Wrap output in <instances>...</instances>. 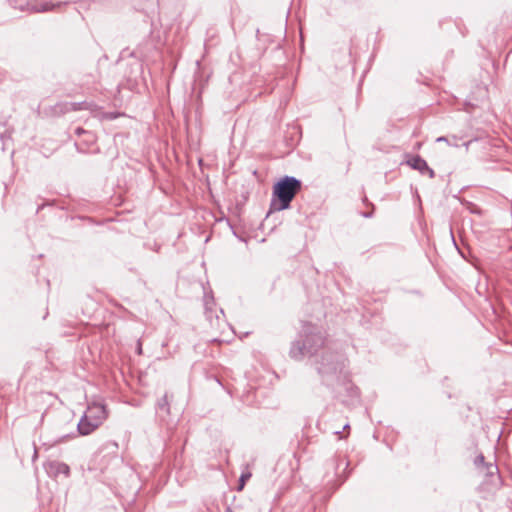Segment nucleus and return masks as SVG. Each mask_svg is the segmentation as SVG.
Instances as JSON below:
<instances>
[{"mask_svg": "<svg viewBox=\"0 0 512 512\" xmlns=\"http://www.w3.org/2000/svg\"><path fill=\"white\" fill-rule=\"evenodd\" d=\"M470 142H466L464 145L466 147V150H468V146H469Z\"/></svg>", "mask_w": 512, "mask_h": 512, "instance_id": "19", "label": "nucleus"}, {"mask_svg": "<svg viewBox=\"0 0 512 512\" xmlns=\"http://www.w3.org/2000/svg\"><path fill=\"white\" fill-rule=\"evenodd\" d=\"M84 415L101 425L107 418L108 413L105 405L101 403H92L88 406Z\"/></svg>", "mask_w": 512, "mask_h": 512, "instance_id": "4", "label": "nucleus"}, {"mask_svg": "<svg viewBox=\"0 0 512 512\" xmlns=\"http://www.w3.org/2000/svg\"><path fill=\"white\" fill-rule=\"evenodd\" d=\"M29 1L30 0H27L26 8L28 10H32L34 12H46V11L52 10L55 7L53 4H50L48 2L38 4V3H30ZM12 3H13V5H15V7H18L22 10L25 8V6L21 0H12Z\"/></svg>", "mask_w": 512, "mask_h": 512, "instance_id": "5", "label": "nucleus"}, {"mask_svg": "<svg viewBox=\"0 0 512 512\" xmlns=\"http://www.w3.org/2000/svg\"><path fill=\"white\" fill-rule=\"evenodd\" d=\"M480 471L487 477V481L490 484L494 486L500 485L501 480L498 474L499 469L496 464L487 463Z\"/></svg>", "mask_w": 512, "mask_h": 512, "instance_id": "7", "label": "nucleus"}, {"mask_svg": "<svg viewBox=\"0 0 512 512\" xmlns=\"http://www.w3.org/2000/svg\"><path fill=\"white\" fill-rule=\"evenodd\" d=\"M437 142H446L448 145L458 147V137L453 135L451 137L440 136L436 139Z\"/></svg>", "mask_w": 512, "mask_h": 512, "instance_id": "12", "label": "nucleus"}, {"mask_svg": "<svg viewBox=\"0 0 512 512\" xmlns=\"http://www.w3.org/2000/svg\"><path fill=\"white\" fill-rule=\"evenodd\" d=\"M99 426L100 424L83 415L77 424V430L80 435L86 436L95 431Z\"/></svg>", "mask_w": 512, "mask_h": 512, "instance_id": "6", "label": "nucleus"}, {"mask_svg": "<svg viewBox=\"0 0 512 512\" xmlns=\"http://www.w3.org/2000/svg\"><path fill=\"white\" fill-rule=\"evenodd\" d=\"M46 470L49 475L57 477L60 474L69 476L70 468L67 464L59 461H51L47 464Z\"/></svg>", "mask_w": 512, "mask_h": 512, "instance_id": "9", "label": "nucleus"}, {"mask_svg": "<svg viewBox=\"0 0 512 512\" xmlns=\"http://www.w3.org/2000/svg\"><path fill=\"white\" fill-rule=\"evenodd\" d=\"M302 333L305 339L293 342L289 351L290 357L295 360L315 354L324 344V337L315 326L305 324Z\"/></svg>", "mask_w": 512, "mask_h": 512, "instance_id": "1", "label": "nucleus"}, {"mask_svg": "<svg viewBox=\"0 0 512 512\" xmlns=\"http://www.w3.org/2000/svg\"><path fill=\"white\" fill-rule=\"evenodd\" d=\"M224 512H234V511L232 510V508H231V507H229V506H228V507H226V509H225V511H224Z\"/></svg>", "mask_w": 512, "mask_h": 512, "instance_id": "18", "label": "nucleus"}, {"mask_svg": "<svg viewBox=\"0 0 512 512\" xmlns=\"http://www.w3.org/2000/svg\"><path fill=\"white\" fill-rule=\"evenodd\" d=\"M474 464L478 469L481 470L487 463L484 462V456L480 454L475 458Z\"/></svg>", "mask_w": 512, "mask_h": 512, "instance_id": "14", "label": "nucleus"}, {"mask_svg": "<svg viewBox=\"0 0 512 512\" xmlns=\"http://www.w3.org/2000/svg\"><path fill=\"white\" fill-rule=\"evenodd\" d=\"M76 133H77L78 135H81V134H84V133H87V132H86L85 130H83L82 128H77V129H76Z\"/></svg>", "mask_w": 512, "mask_h": 512, "instance_id": "15", "label": "nucleus"}, {"mask_svg": "<svg viewBox=\"0 0 512 512\" xmlns=\"http://www.w3.org/2000/svg\"><path fill=\"white\" fill-rule=\"evenodd\" d=\"M137 352H138V354L142 353V346H141L140 342L138 343Z\"/></svg>", "mask_w": 512, "mask_h": 512, "instance_id": "16", "label": "nucleus"}, {"mask_svg": "<svg viewBox=\"0 0 512 512\" xmlns=\"http://www.w3.org/2000/svg\"><path fill=\"white\" fill-rule=\"evenodd\" d=\"M251 473L250 472H243L239 478V485L237 487L238 491L243 490L245 483L248 479H250Z\"/></svg>", "mask_w": 512, "mask_h": 512, "instance_id": "13", "label": "nucleus"}, {"mask_svg": "<svg viewBox=\"0 0 512 512\" xmlns=\"http://www.w3.org/2000/svg\"><path fill=\"white\" fill-rule=\"evenodd\" d=\"M315 365L322 380L326 383H330L339 378V375L345 367V359L341 354L325 351L320 359L316 360Z\"/></svg>", "mask_w": 512, "mask_h": 512, "instance_id": "3", "label": "nucleus"}, {"mask_svg": "<svg viewBox=\"0 0 512 512\" xmlns=\"http://www.w3.org/2000/svg\"><path fill=\"white\" fill-rule=\"evenodd\" d=\"M71 105H72V109H73V110H78V109H79V107H78V105H79V104H77V103H73V104H71Z\"/></svg>", "mask_w": 512, "mask_h": 512, "instance_id": "17", "label": "nucleus"}, {"mask_svg": "<svg viewBox=\"0 0 512 512\" xmlns=\"http://www.w3.org/2000/svg\"><path fill=\"white\" fill-rule=\"evenodd\" d=\"M301 189V181L293 176H285L273 187L271 208L275 211L285 210Z\"/></svg>", "mask_w": 512, "mask_h": 512, "instance_id": "2", "label": "nucleus"}, {"mask_svg": "<svg viewBox=\"0 0 512 512\" xmlns=\"http://www.w3.org/2000/svg\"><path fill=\"white\" fill-rule=\"evenodd\" d=\"M408 164L415 170H418L421 174L427 173L430 178H434L435 173L433 169H431L427 162L421 158L420 156H414L409 161Z\"/></svg>", "mask_w": 512, "mask_h": 512, "instance_id": "8", "label": "nucleus"}, {"mask_svg": "<svg viewBox=\"0 0 512 512\" xmlns=\"http://www.w3.org/2000/svg\"><path fill=\"white\" fill-rule=\"evenodd\" d=\"M214 305H215V303H214L213 297L208 294H205L204 306H205V313H206L208 319H212L213 316H215L218 319V315L213 310Z\"/></svg>", "mask_w": 512, "mask_h": 512, "instance_id": "11", "label": "nucleus"}, {"mask_svg": "<svg viewBox=\"0 0 512 512\" xmlns=\"http://www.w3.org/2000/svg\"><path fill=\"white\" fill-rule=\"evenodd\" d=\"M156 414L161 421H165L166 418L170 415V404L167 393H165L161 398L157 400Z\"/></svg>", "mask_w": 512, "mask_h": 512, "instance_id": "10", "label": "nucleus"}, {"mask_svg": "<svg viewBox=\"0 0 512 512\" xmlns=\"http://www.w3.org/2000/svg\"><path fill=\"white\" fill-rule=\"evenodd\" d=\"M347 428H349V425L345 424L344 429H347Z\"/></svg>", "mask_w": 512, "mask_h": 512, "instance_id": "20", "label": "nucleus"}]
</instances>
